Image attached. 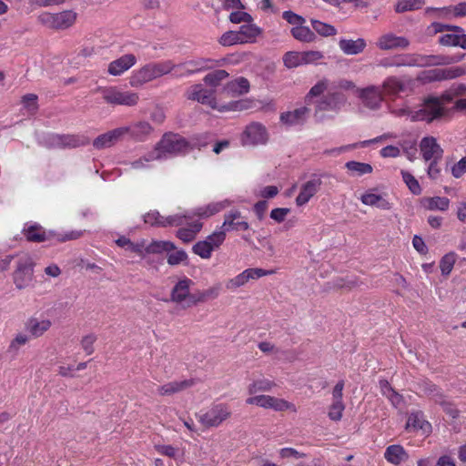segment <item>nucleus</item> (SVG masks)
I'll use <instances>...</instances> for the list:
<instances>
[{
    "label": "nucleus",
    "mask_w": 466,
    "mask_h": 466,
    "mask_svg": "<svg viewBox=\"0 0 466 466\" xmlns=\"http://www.w3.org/2000/svg\"><path fill=\"white\" fill-rule=\"evenodd\" d=\"M187 98L198 101L203 105H208L213 109H218L219 112L243 111L251 107V102L245 99L231 101L229 103L218 106L214 96V91L203 88L201 84H196L190 86L187 91Z\"/></svg>",
    "instance_id": "nucleus-1"
},
{
    "label": "nucleus",
    "mask_w": 466,
    "mask_h": 466,
    "mask_svg": "<svg viewBox=\"0 0 466 466\" xmlns=\"http://www.w3.org/2000/svg\"><path fill=\"white\" fill-rule=\"evenodd\" d=\"M193 147L178 134H165L162 139L157 143L155 152H152L146 161L160 159L167 154L177 155L186 153Z\"/></svg>",
    "instance_id": "nucleus-2"
},
{
    "label": "nucleus",
    "mask_w": 466,
    "mask_h": 466,
    "mask_svg": "<svg viewBox=\"0 0 466 466\" xmlns=\"http://www.w3.org/2000/svg\"><path fill=\"white\" fill-rule=\"evenodd\" d=\"M174 68H176V65L170 60L147 64L132 75L130 85L136 87L140 86L145 83L170 73Z\"/></svg>",
    "instance_id": "nucleus-3"
},
{
    "label": "nucleus",
    "mask_w": 466,
    "mask_h": 466,
    "mask_svg": "<svg viewBox=\"0 0 466 466\" xmlns=\"http://www.w3.org/2000/svg\"><path fill=\"white\" fill-rule=\"evenodd\" d=\"M446 113L447 110L441 105V100L438 97L429 96L424 100L421 108L412 111L411 120L431 123L444 116Z\"/></svg>",
    "instance_id": "nucleus-4"
},
{
    "label": "nucleus",
    "mask_w": 466,
    "mask_h": 466,
    "mask_svg": "<svg viewBox=\"0 0 466 466\" xmlns=\"http://www.w3.org/2000/svg\"><path fill=\"white\" fill-rule=\"evenodd\" d=\"M395 66H435L450 64L451 59L444 56H410L399 55L394 56Z\"/></svg>",
    "instance_id": "nucleus-5"
},
{
    "label": "nucleus",
    "mask_w": 466,
    "mask_h": 466,
    "mask_svg": "<svg viewBox=\"0 0 466 466\" xmlns=\"http://www.w3.org/2000/svg\"><path fill=\"white\" fill-rule=\"evenodd\" d=\"M33 267V260L27 255L22 256L17 260L16 268L13 274V279L18 289H25L31 284L34 276Z\"/></svg>",
    "instance_id": "nucleus-6"
},
{
    "label": "nucleus",
    "mask_w": 466,
    "mask_h": 466,
    "mask_svg": "<svg viewBox=\"0 0 466 466\" xmlns=\"http://www.w3.org/2000/svg\"><path fill=\"white\" fill-rule=\"evenodd\" d=\"M231 412L224 404H217L207 412L198 415V420L207 428L218 427L229 418Z\"/></svg>",
    "instance_id": "nucleus-7"
},
{
    "label": "nucleus",
    "mask_w": 466,
    "mask_h": 466,
    "mask_svg": "<svg viewBox=\"0 0 466 466\" xmlns=\"http://www.w3.org/2000/svg\"><path fill=\"white\" fill-rule=\"evenodd\" d=\"M356 94L366 107L377 110L381 106L384 95L380 86L371 85L364 88H356Z\"/></svg>",
    "instance_id": "nucleus-8"
},
{
    "label": "nucleus",
    "mask_w": 466,
    "mask_h": 466,
    "mask_svg": "<svg viewBox=\"0 0 466 466\" xmlns=\"http://www.w3.org/2000/svg\"><path fill=\"white\" fill-rule=\"evenodd\" d=\"M104 100L111 105L132 106L137 104L138 95L134 92H122L115 88L102 89Z\"/></svg>",
    "instance_id": "nucleus-9"
},
{
    "label": "nucleus",
    "mask_w": 466,
    "mask_h": 466,
    "mask_svg": "<svg viewBox=\"0 0 466 466\" xmlns=\"http://www.w3.org/2000/svg\"><path fill=\"white\" fill-rule=\"evenodd\" d=\"M464 74V70L461 67H449V68H434L424 71L418 79L423 82H433L453 79Z\"/></svg>",
    "instance_id": "nucleus-10"
},
{
    "label": "nucleus",
    "mask_w": 466,
    "mask_h": 466,
    "mask_svg": "<svg viewBox=\"0 0 466 466\" xmlns=\"http://www.w3.org/2000/svg\"><path fill=\"white\" fill-rule=\"evenodd\" d=\"M241 139L243 145L265 144L268 140L266 127L257 122L251 123L246 127Z\"/></svg>",
    "instance_id": "nucleus-11"
},
{
    "label": "nucleus",
    "mask_w": 466,
    "mask_h": 466,
    "mask_svg": "<svg viewBox=\"0 0 466 466\" xmlns=\"http://www.w3.org/2000/svg\"><path fill=\"white\" fill-rule=\"evenodd\" d=\"M246 402L250 405H257L265 409H273L281 411L289 409L291 406L288 401L268 395H258L249 397Z\"/></svg>",
    "instance_id": "nucleus-12"
},
{
    "label": "nucleus",
    "mask_w": 466,
    "mask_h": 466,
    "mask_svg": "<svg viewBox=\"0 0 466 466\" xmlns=\"http://www.w3.org/2000/svg\"><path fill=\"white\" fill-rule=\"evenodd\" d=\"M193 285L194 282L187 278L177 281L171 290L170 300L177 304H183L184 308H188L191 296L190 288Z\"/></svg>",
    "instance_id": "nucleus-13"
},
{
    "label": "nucleus",
    "mask_w": 466,
    "mask_h": 466,
    "mask_svg": "<svg viewBox=\"0 0 466 466\" xmlns=\"http://www.w3.org/2000/svg\"><path fill=\"white\" fill-rule=\"evenodd\" d=\"M321 184L322 181L320 177L315 174L312 175L310 179L301 186L300 192L296 198V204L299 207L307 204L309 199L319 192Z\"/></svg>",
    "instance_id": "nucleus-14"
},
{
    "label": "nucleus",
    "mask_w": 466,
    "mask_h": 466,
    "mask_svg": "<svg viewBox=\"0 0 466 466\" xmlns=\"http://www.w3.org/2000/svg\"><path fill=\"white\" fill-rule=\"evenodd\" d=\"M413 85V80L408 78L406 80H401L397 76H389L387 77L381 86L382 93L386 96H397L400 92H405L408 89H411Z\"/></svg>",
    "instance_id": "nucleus-15"
},
{
    "label": "nucleus",
    "mask_w": 466,
    "mask_h": 466,
    "mask_svg": "<svg viewBox=\"0 0 466 466\" xmlns=\"http://www.w3.org/2000/svg\"><path fill=\"white\" fill-rule=\"evenodd\" d=\"M124 129V137L128 135L135 141H145L152 134L154 128L147 121H137L127 127H121Z\"/></svg>",
    "instance_id": "nucleus-16"
},
{
    "label": "nucleus",
    "mask_w": 466,
    "mask_h": 466,
    "mask_svg": "<svg viewBox=\"0 0 466 466\" xmlns=\"http://www.w3.org/2000/svg\"><path fill=\"white\" fill-rule=\"evenodd\" d=\"M346 102V96L340 92H329L316 106V114L319 111H338Z\"/></svg>",
    "instance_id": "nucleus-17"
},
{
    "label": "nucleus",
    "mask_w": 466,
    "mask_h": 466,
    "mask_svg": "<svg viewBox=\"0 0 466 466\" xmlns=\"http://www.w3.org/2000/svg\"><path fill=\"white\" fill-rule=\"evenodd\" d=\"M420 151L425 161L441 159L443 150L433 137H425L420 144Z\"/></svg>",
    "instance_id": "nucleus-18"
},
{
    "label": "nucleus",
    "mask_w": 466,
    "mask_h": 466,
    "mask_svg": "<svg viewBox=\"0 0 466 466\" xmlns=\"http://www.w3.org/2000/svg\"><path fill=\"white\" fill-rule=\"evenodd\" d=\"M409 45L410 42L407 38L403 36H397L392 33L380 35L376 42L377 47L385 51L398 48L404 49L408 47Z\"/></svg>",
    "instance_id": "nucleus-19"
},
{
    "label": "nucleus",
    "mask_w": 466,
    "mask_h": 466,
    "mask_svg": "<svg viewBox=\"0 0 466 466\" xmlns=\"http://www.w3.org/2000/svg\"><path fill=\"white\" fill-rule=\"evenodd\" d=\"M436 32H443L445 29L451 31L441 35L439 39V43L442 46H457L459 43V36L464 30L459 26H450L441 23H435L432 25Z\"/></svg>",
    "instance_id": "nucleus-20"
},
{
    "label": "nucleus",
    "mask_w": 466,
    "mask_h": 466,
    "mask_svg": "<svg viewBox=\"0 0 466 466\" xmlns=\"http://www.w3.org/2000/svg\"><path fill=\"white\" fill-rule=\"evenodd\" d=\"M248 223L242 219L241 213L238 210L230 211L224 216L222 230H247Z\"/></svg>",
    "instance_id": "nucleus-21"
},
{
    "label": "nucleus",
    "mask_w": 466,
    "mask_h": 466,
    "mask_svg": "<svg viewBox=\"0 0 466 466\" xmlns=\"http://www.w3.org/2000/svg\"><path fill=\"white\" fill-rule=\"evenodd\" d=\"M124 129L121 127L115 128L105 134L98 136L94 141L93 146L96 149H102L112 147L116 141L124 137Z\"/></svg>",
    "instance_id": "nucleus-22"
},
{
    "label": "nucleus",
    "mask_w": 466,
    "mask_h": 466,
    "mask_svg": "<svg viewBox=\"0 0 466 466\" xmlns=\"http://www.w3.org/2000/svg\"><path fill=\"white\" fill-rule=\"evenodd\" d=\"M137 62V57L133 54H127L122 56L121 57L112 61L108 65V73L112 76H119L131 66H133Z\"/></svg>",
    "instance_id": "nucleus-23"
},
{
    "label": "nucleus",
    "mask_w": 466,
    "mask_h": 466,
    "mask_svg": "<svg viewBox=\"0 0 466 466\" xmlns=\"http://www.w3.org/2000/svg\"><path fill=\"white\" fill-rule=\"evenodd\" d=\"M25 329L34 337H41L52 326L49 319H39L35 317L29 318L25 324Z\"/></svg>",
    "instance_id": "nucleus-24"
},
{
    "label": "nucleus",
    "mask_w": 466,
    "mask_h": 466,
    "mask_svg": "<svg viewBox=\"0 0 466 466\" xmlns=\"http://www.w3.org/2000/svg\"><path fill=\"white\" fill-rule=\"evenodd\" d=\"M384 458L391 464L399 465L409 459V454L401 445L393 444L386 448Z\"/></svg>",
    "instance_id": "nucleus-25"
},
{
    "label": "nucleus",
    "mask_w": 466,
    "mask_h": 466,
    "mask_svg": "<svg viewBox=\"0 0 466 466\" xmlns=\"http://www.w3.org/2000/svg\"><path fill=\"white\" fill-rule=\"evenodd\" d=\"M194 385L193 380H184L180 381H170L166 383L157 389V393L160 396H170L175 393L185 390L187 388H190Z\"/></svg>",
    "instance_id": "nucleus-26"
},
{
    "label": "nucleus",
    "mask_w": 466,
    "mask_h": 466,
    "mask_svg": "<svg viewBox=\"0 0 466 466\" xmlns=\"http://www.w3.org/2000/svg\"><path fill=\"white\" fill-rule=\"evenodd\" d=\"M176 67L184 68L187 75H192L194 73L212 68L213 61L211 59L205 58L193 59L176 65Z\"/></svg>",
    "instance_id": "nucleus-27"
},
{
    "label": "nucleus",
    "mask_w": 466,
    "mask_h": 466,
    "mask_svg": "<svg viewBox=\"0 0 466 466\" xmlns=\"http://www.w3.org/2000/svg\"><path fill=\"white\" fill-rule=\"evenodd\" d=\"M366 41L363 38L352 39H340L339 46L342 52L349 56L359 55L366 48Z\"/></svg>",
    "instance_id": "nucleus-28"
},
{
    "label": "nucleus",
    "mask_w": 466,
    "mask_h": 466,
    "mask_svg": "<svg viewBox=\"0 0 466 466\" xmlns=\"http://www.w3.org/2000/svg\"><path fill=\"white\" fill-rule=\"evenodd\" d=\"M223 90L231 96H241L249 91V82L245 77H238L227 83Z\"/></svg>",
    "instance_id": "nucleus-29"
},
{
    "label": "nucleus",
    "mask_w": 466,
    "mask_h": 466,
    "mask_svg": "<svg viewBox=\"0 0 466 466\" xmlns=\"http://www.w3.org/2000/svg\"><path fill=\"white\" fill-rule=\"evenodd\" d=\"M431 428V425L423 418V414L420 411L412 412L409 415L406 422V430L416 431L422 430L427 431Z\"/></svg>",
    "instance_id": "nucleus-30"
},
{
    "label": "nucleus",
    "mask_w": 466,
    "mask_h": 466,
    "mask_svg": "<svg viewBox=\"0 0 466 466\" xmlns=\"http://www.w3.org/2000/svg\"><path fill=\"white\" fill-rule=\"evenodd\" d=\"M56 30H65L72 26L76 19V14L71 10L54 14Z\"/></svg>",
    "instance_id": "nucleus-31"
},
{
    "label": "nucleus",
    "mask_w": 466,
    "mask_h": 466,
    "mask_svg": "<svg viewBox=\"0 0 466 466\" xmlns=\"http://www.w3.org/2000/svg\"><path fill=\"white\" fill-rule=\"evenodd\" d=\"M420 203L425 209L445 211L449 208L450 199L444 197L423 198Z\"/></svg>",
    "instance_id": "nucleus-32"
},
{
    "label": "nucleus",
    "mask_w": 466,
    "mask_h": 466,
    "mask_svg": "<svg viewBox=\"0 0 466 466\" xmlns=\"http://www.w3.org/2000/svg\"><path fill=\"white\" fill-rule=\"evenodd\" d=\"M309 112V108L306 106L295 109L291 112L282 113L280 116V120L282 123L293 126L300 124L304 121L306 114Z\"/></svg>",
    "instance_id": "nucleus-33"
},
{
    "label": "nucleus",
    "mask_w": 466,
    "mask_h": 466,
    "mask_svg": "<svg viewBox=\"0 0 466 466\" xmlns=\"http://www.w3.org/2000/svg\"><path fill=\"white\" fill-rule=\"evenodd\" d=\"M360 200L364 205L377 207L383 210H389L391 208L390 203L382 196L370 192L363 194Z\"/></svg>",
    "instance_id": "nucleus-34"
},
{
    "label": "nucleus",
    "mask_w": 466,
    "mask_h": 466,
    "mask_svg": "<svg viewBox=\"0 0 466 466\" xmlns=\"http://www.w3.org/2000/svg\"><path fill=\"white\" fill-rule=\"evenodd\" d=\"M55 143L62 147H77L88 143L85 138L76 135H57L55 137Z\"/></svg>",
    "instance_id": "nucleus-35"
},
{
    "label": "nucleus",
    "mask_w": 466,
    "mask_h": 466,
    "mask_svg": "<svg viewBox=\"0 0 466 466\" xmlns=\"http://www.w3.org/2000/svg\"><path fill=\"white\" fill-rule=\"evenodd\" d=\"M229 205L228 201L212 203L206 207H200L192 210L194 217L208 218Z\"/></svg>",
    "instance_id": "nucleus-36"
},
{
    "label": "nucleus",
    "mask_w": 466,
    "mask_h": 466,
    "mask_svg": "<svg viewBox=\"0 0 466 466\" xmlns=\"http://www.w3.org/2000/svg\"><path fill=\"white\" fill-rule=\"evenodd\" d=\"M194 218L192 211H187L184 214H176L172 216L164 217L162 222H160L161 227H178L184 224L185 219H191Z\"/></svg>",
    "instance_id": "nucleus-37"
},
{
    "label": "nucleus",
    "mask_w": 466,
    "mask_h": 466,
    "mask_svg": "<svg viewBox=\"0 0 466 466\" xmlns=\"http://www.w3.org/2000/svg\"><path fill=\"white\" fill-rule=\"evenodd\" d=\"M290 33L295 39L300 42L310 43L316 38L314 32L303 25L293 27Z\"/></svg>",
    "instance_id": "nucleus-38"
},
{
    "label": "nucleus",
    "mask_w": 466,
    "mask_h": 466,
    "mask_svg": "<svg viewBox=\"0 0 466 466\" xmlns=\"http://www.w3.org/2000/svg\"><path fill=\"white\" fill-rule=\"evenodd\" d=\"M237 33L238 34L239 38H243V44L252 42L260 34V29L255 25L248 23L247 25H241Z\"/></svg>",
    "instance_id": "nucleus-39"
},
{
    "label": "nucleus",
    "mask_w": 466,
    "mask_h": 466,
    "mask_svg": "<svg viewBox=\"0 0 466 466\" xmlns=\"http://www.w3.org/2000/svg\"><path fill=\"white\" fill-rule=\"evenodd\" d=\"M419 388L424 395L430 397L435 402L441 401V400L443 399V393L438 387H436L431 381H422L421 383L419 384Z\"/></svg>",
    "instance_id": "nucleus-40"
},
{
    "label": "nucleus",
    "mask_w": 466,
    "mask_h": 466,
    "mask_svg": "<svg viewBox=\"0 0 466 466\" xmlns=\"http://www.w3.org/2000/svg\"><path fill=\"white\" fill-rule=\"evenodd\" d=\"M345 167L351 173L352 176H363L370 174L373 171L371 165L358 161H349L345 164Z\"/></svg>",
    "instance_id": "nucleus-41"
},
{
    "label": "nucleus",
    "mask_w": 466,
    "mask_h": 466,
    "mask_svg": "<svg viewBox=\"0 0 466 466\" xmlns=\"http://www.w3.org/2000/svg\"><path fill=\"white\" fill-rule=\"evenodd\" d=\"M424 5V0H399L395 5L397 13H404L420 9Z\"/></svg>",
    "instance_id": "nucleus-42"
},
{
    "label": "nucleus",
    "mask_w": 466,
    "mask_h": 466,
    "mask_svg": "<svg viewBox=\"0 0 466 466\" xmlns=\"http://www.w3.org/2000/svg\"><path fill=\"white\" fill-rule=\"evenodd\" d=\"M310 23L313 30L322 36H331L337 34L336 28L329 24L316 19H311Z\"/></svg>",
    "instance_id": "nucleus-43"
},
{
    "label": "nucleus",
    "mask_w": 466,
    "mask_h": 466,
    "mask_svg": "<svg viewBox=\"0 0 466 466\" xmlns=\"http://www.w3.org/2000/svg\"><path fill=\"white\" fill-rule=\"evenodd\" d=\"M228 76V73L224 69H218L208 74L204 77V82L212 87L219 86L220 82Z\"/></svg>",
    "instance_id": "nucleus-44"
},
{
    "label": "nucleus",
    "mask_w": 466,
    "mask_h": 466,
    "mask_svg": "<svg viewBox=\"0 0 466 466\" xmlns=\"http://www.w3.org/2000/svg\"><path fill=\"white\" fill-rule=\"evenodd\" d=\"M175 248V245L170 241H153L146 248V251L147 253H161L163 251H170Z\"/></svg>",
    "instance_id": "nucleus-45"
},
{
    "label": "nucleus",
    "mask_w": 466,
    "mask_h": 466,
    "mask_svg": "<svg viewBox=\"0 0 466 466\" xmlns=\"http://www.w3.org/2000/svg\"><path fill=\"white\" fill-rule=\"evenodd\" d=\"M275 386L274 382L268 380H258L248 386V393L255 394L258 391H268Z\"/></svg>",
    "instance_id": "nucleus-46"
},
{
    "label": "nucleus",
    "mask_w": 466,
    "mask_h": 466,
    "mask_svg": "<svg viewBox=\"0 0 466 466\" xmlns=\"http://www.w3.org/2000/svg\"><path fill=\"white\" fill-rule=\"evenodd\" d=\"M192 249L195 254L198 255L202 258H209L213 251L209 242L205 240L197 242L193 246Z\"/></svg>",
    "instance_id": "nucleus-47"
},
{
    "label": "nucleus",
    "mask_w": 466,
    "mask_h": 466,
    "mask_svg": "<svg viewBox=\"0 0 466 466\" xmlns=\"http://www.w3.org/2000/svg\"><path fill=\"white\" fill-rule=\"evenodd\" d=\"M287 67L292 68L303 65L302 52H288L283 58Z\"/></svg>",
    "instance_id": "nucleus-48"
},
{
    "label": "nucleus",
    "mask_w": 466,
    "mask_h": 466,
    "mask_svg": "<svg viewBox=\"0 0 466 466\" xmlns=\"http://www.w3.org/2000/svg\"><path fill=\"white\" fill-rule=\"evenodd\" d=\"M328 84L327 79H322L314 85L305 97L306 103L309 104L313 97L320 96L328 88Z\"/></svg>",
    "instance_id": "nucleus-49"
},
{
    "label": "nucleus",
    "mask_w": 466,
    "mask_h": 466,
    "mask_svg": "<svg viewBox=\"0 0 466 466\" xmlns=\"http://www.w3.org/2000/svg\"><path fill=\"white\" fill-rule=\"evenodd\" d=\"M456 260V255L453 252L446 254L440 262V268L442 275H449Z\"/></svg>",
    "instance_id": "nucleus-50"
},
{
    "label": "nucleus",
    "mask_w": 466,
    "mask_h": 466,
    "mask_svg": "<svg viewBox=\"0 0 466 466\" xmlns=\"http://www.w3.org/2000/svg\"><path fill=\"white\" fill-rule=\"evenodd\" d=\"M402 178L406 185L408 186L409 189L414 194V195H420L421 193L420 186L418 182V180L409 172L407 171H401Z\"/></svg>",
    "instance_id": "nucleus-51"
},
{
    "label": "nucleus",
    "mask_w": 466,
    "mask_h": 466,
    "mask_svg": "<svg viewBox=\"0 0 466 466\" xmlns=\"http://www.w3.org/2000/svg\"><path fill=\"white\" fill-rule=\"evenodd\" d=\"M248 280V273L247 270H244L242 273L229 279L226 284V288L228 289H234L245 285Z\"/></svg>",
    "instance_id": "nucleus-52"
},
{
    "label": "nucleus",
    "mask_w": 466,
    "mask_h": 466,
    "mask_svg": "<svg viewBox=\"0 0 466 466\" xmlns=\"http://www.w3.org/2000/svg\"><path fill=\"white\" fill-rule=\"evenodd\" d=\"M242 39L243 38H239V35L237 33V31H228L221 35L219 43L222 46H227L235 44H242Z\"/></svg>",
    "instance_id": "nucleus-53"
},
{
    "label": "nucleus",
    "mask_w": 466,
    "mask_h": 466,
    "mask_svg": "<svg viewBox=\"0 0 466 466\" xmlns=\"http://www.w3.org/2000/svg\"><path fill=\"white\" fill-rule=\"evenodd\" d=\"M378 140H379V138H374V139L366 140V141H363V142H360V143H355V144H352V145H348V146H343V147L332 148V149H329V150H326L325 154H340V153L345 152L347 150H350L351 148H355L358 146L364 147V146L370 145L371 143H375Z\"/></svg>",
    "instance_id": "nucleus-54"
},
{
    "label": "nucleus",
    "mask_w": 466,
    "mask_h": 466,
    "mask_svg": "<svg viewBox=\"0 0 466 466\" xmlns=\"http://www.w3.org/2000/svg\"><path fill=\"white\" fill-rule=\"evenodd\" d=\"M345 410L343 402H333L329 407V418L332 420L338 421L342 418V412Z\"/></svg>",
    "instance_id": "nucleus-55"
},
{
    "label": "nucleus",
    "mask_w": 466,
    "mask_h": 466,
    "mask_svg": "<svg viewBox=\"0 0 466 466\" xmlns=\"http://www.w3.org/2000/svg\"><path fill=\"white\" fill-rule=\"evenodd\" d=\"M225 230L215 231L209 235L205 241H208L212 249L218 248L225 240Z\"/></svg>",
    "instance_id": "nucleus-56"
},
{
    "label": "nucleus",
    "mask_w": 466,
    "mask_h": 466,
    "mask_svg": "<svg viewBox=\"0 0 466 466\" xmlns=\"http://www.w3.org/2000/svg\"><path fill=\"white\" fill-rule=\"evenodd\" d=\"M283 19H285L290 25H297V26L304 25L306 20L303 16L295 14L292 11H285L282 14Z\"/></svg>",
    "instance_id": "nucleus-57"
},
{
    "label": "nucleus",
    "mask_w": 466,
    "mask_h": 466,
    "mask_svg": "<svg viewBox=\"0 0 466 466\" xmlns=\"http://www.w3.org/2000/svg\"><path fill=\"white\" fill-rule=\"evenodd\" d=\"M37 20L44 26L56 30L54 14L48 12L42 13L38 15Z\"/></svg>",
    "instance_id": "nucleus-58"
},
{
    "label": "nucleus",
    "mask_w": 466,
    "mask_h": 466,
    "mask_svg": "<svg viewBox=\"0 0 466 466\" xmlns=\"http://www.w3.org/2000/svg\"><path fill=\"white\" fill-rule=\"evenodd\" d=\"M187 258V255L184 250H177L167 257V263L171 266L178 265Z\"/></svg>",
    "instance_id": "nucleus-59"
},
{
    "label": "nucleus",
    "mask_w": 466,
    "mask_h": 466,
    "mask_svg": "<svg viewBox=\"0 0 466 466\" xmlns=\"http://www.w3.org/2000/svg\"><path fill=\"white\" fill-rule=\"evenodd\" d=\"M163 216L159 214L158 211H151L144 216V221L147 224L155 227H161L160 222H162Z\"/></svg>",
    "instance_id": "nucleus-60"
},
{
    "label": "nucleus",
    "mask_w": 466,
    "mask_h": 466,
    "mask_svg": "<svg viewBox=\"0 0 466 466\" xmlns=\"http://www.w3.org/2000/svg\"><path fill=\"white\" fill-rule=\"evenodd\" d=\"M229 20L235 24H238L241 22L250 23L252 21V17L249 14L246 12L236 11L230 14Z\"/></svg>",
    "instance_id": "nucleus-61"
},
{
    "label": "nucleus",
    "mask_w": 466,
    "mask_h": 466,
    "mask_svg": "<svg viewBox=\"0 0 466 466\" xmlns=\"http://www.w3.org/2000/svg\"><path fill=\"white\" fill-rule=\"evenodd\" d=\"M96 340V337L93 334L86 335L83 337L81 340V346L83 350L86 352V354L90 355L94 351V343Z\"/></svg>",
    "instance_id": "nucleus-62"
},
{
    "label": "nucleus",
    "mask_w": 466,
    "mask_h": 466,
    "mask_svg": "<svg viewBox=\"0 0 466 466\" xmlns=\"http://www.w3.org/2000/svg\"><path fill=\"white\" fill-rule=\"evenodd\" d=\"M321 58H323V54L319 51L311 50V51L302 52L303 65L314 63Z\"/></svg>",
    "instance_id": "nucleus-63"
},
{
    "label": "nucleus",
    "mask_w": 466,
    "mask_h": 466,
    "mask_svg": "<svg viewBox=\"0 0 466 466\" xmlns=\"http://www.w3.org/2000/svg\"><path fill=\"white\" fill-rule=\"evenodd\" d=\"M466 172V156L458 161L451 168L452 176L461 177Z\"/></svg>",
    "instance_id": "nucleus-64"
}]
</instances>
